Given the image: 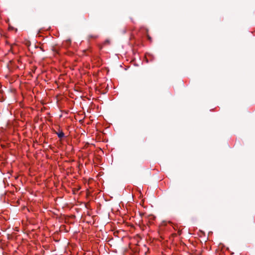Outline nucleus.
Segmentation results:
<instances>
[{
	"label": "nucleus",
	"mask_w": 255,
	"mask_h": 255,
	"mask_svg": "<svg viewBox=\"0 0 255 255\" xmlns=\"http://www.w3.org/2000/svg\"><path fill=\"white\" fill-rule=\"evenodd\" d=\"M148 39L149 40H151V38L149 36H148Z\"/></svg>",
	"instance_id": "obj_4"
},
{
	"label": "nucleus",
	"mask_w": 255,
	"mask_h": 255,
	"mask_svg": "<svg viewBox=\"0 0 255 255\" xmlns=\"http://www.w3.org/2000/svg\"><path fill=\"white\" fill-rule=\"evenodd\" d=\"M89 37L93 38H96L97 37V36H96V35H90Z\"/></svg>",
	"instance_id": "obj_2"
},
{
	"label": "nucleus",
	"mask_w": 255,
	"mask_h": 255,
	"mask_svg": "<svg viewBox=\"0 0 255 255\" xmlns=\"http://www.w3.org/2000/svg\"><path fill=\"white\" fill-rule=\"evenodd\" d=\"M110 42V41L109 40H107L106 41H105V43H109Z\"/></svg>",
	"instance_id": "obj_3"
},
{
	"label": "nucleus",
	"mask_w": 255,
	"mask_h": 255,
	"mask_svg": "<svg viewBox=\"0 0 255 255\" xmlns=\"http://www.w3.org/2000/svg\"><path fill=\"white\" fill-rule=\"evenodd\" d=\"M56 133L57 135V136H58V137H59L60 138H62L64 136V133L62 131H60L59 132H56Z\"/></svg>",
	"instance_id": "obj_1"
}]
</instances>
